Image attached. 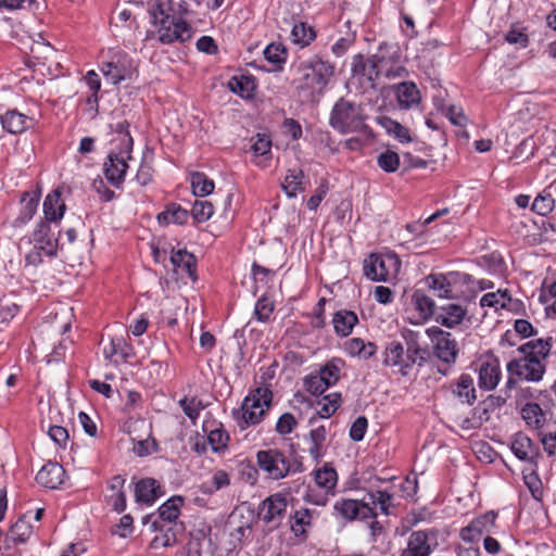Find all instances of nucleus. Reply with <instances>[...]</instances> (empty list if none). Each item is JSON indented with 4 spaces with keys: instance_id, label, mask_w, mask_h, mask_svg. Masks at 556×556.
Instances as JSON below:
<instances>
[{
    "instance_id": "1",
    "label": "nucleus",
    "mask_w": 556,
    "mask_h": 556,
    "mask_svg": "<svg viewBox=\"0 0 556 556\" xmlns=\"http://www.w3.org/2000/svg\"><path fill=\"white\" fill-rule=\"evenodd\" d=\"M551 339L531 340L518 348L520 357L511 359L507 364V371L511 377L527 381H540L545 372L544 361L551 352Z\"/></svg>"
},
{
    "instance_id": "2",
    "label": "nucleus",
    "mask_w": 556,
    "mask_h": 556,
    "mask_svg": "<svg viewBox=\"0 0 556 556\" xmlns=\"http://www.w3.org/2000/svg\"><path fill=\"white\" fill-rule=\"evenodd\" d=\"M329 124L341 134L358 132L366 128L362 106L345 98H340L334 103L330 113Z\"/></svg>"
},
{
    "instance_id": "3",
    "label": "nucleus",
    "mask_w": 556,
    "mask_h": 556,
    "mask_svg": "<svg viewBox=\"0 0 556 556\" xmlns=\"http://www.w3.org/2000/svg\"><path fill=\"white\" fill-rule=\"evenodd\" d=\"M258 467L274 480H280L290 472H302L304 470L300 460L291 462L283 452L277 448L258 451L256 454Z\"/></svg>"
},
{
    "instance_id": "4",
    "label": "nucleus",
    "mask_w": 556,
    "mask_h": 556,
    "mask_svg": "<svg viewBox=\"0 0 556 556\" xmlns=\"http://www.w3.org/2000/svg\"><path fill=\"white\" fill-rule=\"evenodd\" d=\"M273 393L268 389L257 388L249 394L238 413V422L241 429L261 422L270 407Z\"/></svg>"
},
{
    "instance_id": "5",
    "label": "nucleus",
    "mask_w": 556,
    "mask_h": 556,
    "mask_svg": "<svg viewBox=\"0 0 556 556\" xmlns=\"http://www.w3.org/2000/svg\"><path fill=\"white\" fill-rule=\"evenodd\" d=\"M299 72L301 73L302 87L321 92L334 75V66L328 61L314 56L302 62L299 65Z\"/></svg>"
},
{
    "instance_id": "6",
    "label": "nucleus",
    "mask_w": 556,
    "mask_h": 556,
    "mask_svg": "<svg viewBox=\"0 0 556 556\" xmlns=\"http://www.w3.org/2000/svg\"><path fill=\"white\" fill-rule=\"evenodd\" d=\"M401 262L393 253L370 254L364 261V275L372 281H389L395 278Z\"/></svg>"
},
{
    "instance_id": "7",
    "label": "nucleus",
    "mask_w": 556,
    "mask_h": 556,
    "mask_svg": "<svg viewBox=\"0 0 556 556\" xmlns=\"http://www.w3.org/2000/svg\"><path fill=\"white\" fill-rule=\"evenodd\" d=\"M433 346L434 355L444 363H454L458 354V346L452 333L437 326L426 330Z\"/></svg>"
},
{
    "instance_id": "8",
    "label": "nucleus",
    "mask_w": 556,
    "mask_h": 556,
    "mask_svg": "<svg viewBox=\"0 0 556 556\" xmlns=\"http://www.w3.org/2000/svg\"><path fill=\"white\" fill-rule=\"evenodd\" d=\"M193 33L192 26L178 17L156 27L157 40L162 45L184 43L193 37Z\"/></svg>"
},
{
    "instance_id": "9",
    "label": "nucleus",
    "mask_w": 556,
    "mask_h": 556,
    "mask_svg": "<svg viewBox=\"0 0 556 556\" xmlns=\"http://www.w3.org/2000/svg\"><path fill=\"white\" fill-rule=\"evenodd\" d=\"M437 530H418L410 533L407 546L400 556H429L438 546Z\"/></svg>"
},
{
    "instance_id": "10",
    "label": "nucleus",
    "mask_w": 556,
    "mask_h": 556,
    "mask_svg": "<svg viewBox=\"0 0 556 556\" xmlns=\"http://www.w3.org/2000/svg\"><path fill=\"white\" fill-rule=\"evenodd\" d=\"M287 507L288 502L285 495L273 494L260 504L258 518L271 528H278L285 518Z\"/></svg>"
},
{
    "instance_id": "11",
    "label": "nucleus",
    "mask_w": 556,
    "mask_h": 556,
    "mask_svg": "<svg viewBox=\"0 0 556 556\" xmlns=\"http://www.w3.org/2000/svg\"><path fill=\"white\" fill-rule=\"evenodd\" d=\"M496 517L497 515L494 511H488L475 518L467 527L460 530V539L467 543H477L483 534L492 532L495 527Z\"/></svg>"
},
{
    "instance_id": "12",
    "label": "nucleus",
    "mask_w": 556,
    "mask_h": 556,
    "mask_svg": "<svg viewBox=\"0 0 556 556\" xmlns=\"http://www.w3.org/2000/svg\"><path fill=\"white\" fill-rule=\"evenodd\" d=\"M101 73L113 85L129 78L132 74L131 60L127 54H117L115 61L104 63L101 66Z\"/></svg>"
},
{
    "instance_id": "13",
    "label": "nucleus",
    "mask_w": 556,
    "mask_h": 556,
    "mask_svg": "<svg viewBox=\"0 0 556 556\" xmlns=\"http://www.w3.org/2000/svg\"><path fill=\"white\" fill-rule=\"evenodd\" d=\"M333 509H334L337 516H339L348 521H352L357 518H361V519L372 518V513H371L369 506H367V505L362 506L359 501H356V500L340 498L334 503Z\"/></svg>"
},
{
    "instance_id": "14",
    "label": "nucleus",
    "mask_w": 556,
    "mask_h": 556,
    "mask_svg": "<svg viewBox=\"0 0 556 556\" xmlns=\"http://www.w3.org/2000/svg\"><path fill=\"white\" fill-rule=\"evenodd\" d=\"M51 228L48 223L40 222L34 231L35 249L42 251L48 256H53L56 253L59 244L63 245V236L53 238L50 233Z\"/></svg>"
},
{
    "instance_id": "15",
    "label": "nucleus",
    "mask_w": 556,
    "mask_h": 556,
    "mask_svg": "<svg viewBox=\"0 0 556 556\" xmlns=\"http://www.w3.org/2000/svg\"><path fill=\"white\" fill-rule=\"evenodd\" d=\"M458 277H460L463 281H467L470 279V276L467 274L460 275L455 273H448L447 275L431 274L426 278V281L429 288L435 292L437 296L451 299L453 298L452 283Z\"/></svg>"
},
{
    "instance_id": "16",
    "label": "nucleus",
    "mask_w": 556,
    "mask_h": 556,
    "mask_svg": "<svg viewBox=\"0 0 556 556\" xmlns=\"http://www.w3.org/2000/svg\"><path fill=\"white\" fill-rule=\"evenodd\" d=\"M466 309L456 303H446L438 306L434 319L441 326L454 328L460 325L466 316Z\"/></svg>"
},
{
    "instance_id": "17",
    "label": "nucleus",
    "mask_w": 556,
    "mask_h": 556,
    "mask_svg": "<svg viewBox=\"0 0 556 556\" xmlns=\"http://www.w3.org/2000/svg\"><path fill=\"white\" fill-rule=\"evenodd\" d=\"M127 167L125 155L112 152L104 162V175L112 185L118 187L124 181Z\"/></svg>"
},
{
    "instance_id": "18",
    "label": "nucleus",
    "mask_w": 556,
    "mask_h": 556,
    "mask_svg": "<svg viewBox=\"0 0 556 556\" xmlns=\"http://www.w3.org/2000/svg\"><path fill=\"white\" fill-rule=\"evenodd\" d=\"M1 124L7 131L16 135L33 127L35 118L14 109L9 110L1 116Z\"/></svg>"
},
{
    "instance_id": "19",
    "label": "nucleus",
    "mask_w": 556,
    "mask_h": 556,
    "mask_svg": "<svg viewBox=\"0 0 556 556\" xmlns=\"http://www.w3.org/2000/svg\"><path fill=\"white\" fill-rule=\"evenodd\" d=\"M64 477V468L58 463L49 462L38 471L36 481L45 488L56 489L63 483Z\"/></svg>"
},
{
    "instance_id": "20",
    "label": "nucleus",
    "mask_w": 556,
    "mask_h": 556,
    "mask_svg": "<svg viewBox=\"0 0 556 556\" xmlns=\"http://www.w3.org/2000/svg\"><path fill=\"white\" fill-rule=\"evenodd\" d=\"M511 452L522 462L534 463L539 455L538 446L525 433H516L510 444Z\"/></svg>"
},
{
    "instance_id": "21",
    "label": "nucleus",
    "mask_w": 556,
    "mask_h": 556,
    "mask_svg": "<svg viewBox=\"0 0 556 556\" xmlns=\"http://www.w3.org/2000/svg\"><path fill=\"white\" fill-rule=\"evenodd\" d=\"M478 372V384L481 389L488 391L495 389L501 380V367L498 359L493 358L482 362Z\"/></svg>"
},
{
    "instance_id": "22",
    "label": "nucleus",
    "mask_w": 556,
    "mask_h": 556,
    "mask_svg": "<svg viewBox=\"0 0 556 556\" xmlns=\"http://www.w3.org/2000/svg\"><path fill=\"white\" fill-rule=\"evenodd\" d=\"M125 479L121 476L113 477L108 485L109 494L106 495L108 503L117 513H122L126 508V495L124 492Z\"/></svg>"
},
{
    "instance_id": "23",
    "label": "nucleus",
    "mask_w": 556,
    "mask_h": 556,
    "mask_svg": "<svg viewBox=\"0 0 556 556\" xmlns=\"http://www.w3.org/2000/svg\"><path fill=\"white\" fill-rule=\"evenodd\" d=\"M161 494V485L155 479L146 478L136 483L135 497L137 502L152 504Z\"/></svg>"
},
{
    "instance_id": "24",
    "label": "nucleus",
    "mask_w": 556,
    "mask_h": 556,
    "mask_svg": "<svg viewBox=\"0 0 556 556\" xmlns=\"http://www.w3.org/2000/svg\"><path fill=\"white\" fill-rule=\"evenodd\" d=\"M399 105L402 109H410L420 102V92L412 81H403L395 86Z\"/></svg>"
},
{
    "instance_id": "25",
    "label": "nucleus",
    "mask_w": 556,
    "mask_h": 556,
    "mask_svg": "<svg viewBox=\"0 0 556 556\" xmlns=\"http://www.w3.org/2000/svg\"><path fill=\"white\" fill-rule=\"evenodd\" d=\"M358 323L357 315L348 309L338 311L332 317L334 332L340 337H348Z\"/></svg>"
},
{
    "instance_id": "26",
    "label": "nucleus",
    "mask_w": 556,
    "mask_h": 556,
    "mask_svg": "<svg viewBox=\"0 0 556 556\" xmlns=\"http://www.w3.org/2000/svg\"><path fill=\"white\" fill-rule=\"evenodd\" d=\"M65 203L61 200V192L53 190L43 201L45 217L49 222L60 220L65 212Z\"/></svg>"
},
{
    "instance_id": "27",
    "label": "nucleus",
    "mask_w": 556,
    "mask_h": 556,
    "mask_svg": "<svg viewBox=\"0 0 556 556\" xmlns=\"http://www.w3.org/2000/svg\"><path fill=\"white\" fill-rule=\"evenodd\" d=\"M153 24L157 27L161 24L177 18L175 16L173 0H153L149 9Z\"/></svg>"
},
{
    "instance_id": "28",
    "label": "nucleus",
    "mask_w": 556,
    "mask_h": 556,
    "mask_svg": "<svg viewBox=\"0 0 556 556\" xmlns=\"http://www.w3.org/2000/svg\"><path fill=\"white\" fill-rule=\"evenodd\" d=\"M151 527L154 531L163 532L161 535H156L152 540V548L168 547L177 543L176 523L174 526H168L167 528H165V526L160 520L155 519L152 521Z\"/></svg>"
},
{
    "instance_id": "29",
    "label": "nucleus",
    "mask_w": 556,
    "mask_h": 556,
    "mask_svg": "<svg viewBox=\"0 0 556 556\" xmlns=\"http://www.w3.org/2000/svg\"><path fill=\"white\" fill-rule=\"evenodd\" d=\"M383 364L387 366L399 367L400 372L403 376L406 375V368H404V346L401 342L392 341L386 346Z\"/></svg>"
},
{
    "instance_id": "30",
    "label": "nucleus",
    "mask_w": 556,
    "mask_h": 556,
    "mask_svg": "<svg viewBox=\"0 0 556 556\" xmlns=\"http://www.w3.org/2000/svg\"><path fill=\"white\" fill-rule=\"evenodd\" d=\"M282 189L289 198H294L305 190V176L302 169H289L282 182Z\"/></svg>"
},
{
    "instance_id": "31",
    "label": "nucleus",
    "mask_w": 556,
    "mask_h": 556,
    "mask_svg": "<svg viewBox=\"0 0 556 556\" xmlns=\"http://www.w3.org/2000/svg\"><path fill=\"white\" fill-rule=\"evenodd\" d=\"M453 393L460 400L462 403H466L468 405L473 404L477 396L473 379L471 376L463 374L459 377L455 388L453 389Z\"/></svg>"
},
{
    "instance_id": "32",
    "label": "nucleus",
    "mask_w": 556,
    "mask_h": 556,
    "mask_svg": "<svg viewBox=\"0 0 556 556\" xmlns=\"http://www.w3.org/2000/svg\"><path fill=\"white\" fill-rule=\"evenodd\" d=\"M170 263L175 269L185 270L193 280L195 276V257L186 250H178L170 255Z\"/></svg>"
},
{
    "instance_id": "33",
    "label": "nucleus",
    "mask_w": 556,
    "mask_h": 556,
    "mask_svg": "<svg viewBox=\"0 0 556 556\" xmlns=\"http://www.w3.org/2000/svg\"><path fill=\"white\" fill-rule=\"evenodd\" d=\"M184 500L181 496H173L161 505L159 508V517L161 521L167 522L169 526L176 522L180 514V507Z\"/></svg>"
},
{
    "instance_id": "34",
    "label": "nucleus",
    "mask_w": 556,
    "mask_h": 556,
    "mask_svg": "<svg viewBox=\"0 0 556 556\" xmlns=\"http://www.w3.org/2000/svg\"><path fill=\"white\" fill-rule=\"evenodd\" d=\"M189 217V213L187 210L180 207L179 205L173 203L167 206V208L161 212L157 215V220L161 224H176L184 225L187 223Z\"/></svg>"
},
{
    "instance_id": "35",
    "label": "nucleus",
    "mask_w": 556,
    "mask_h": 556,
    "mask_svg": "<svg viewBox=\"0 0 556 556\" xmlns=\"http://www.w3.org/2000/svg\"><path fill=\"white\" fill-rule=\"evenodd\" d=\"M314 511L308 508H300L291 515V530L298 535L306 533V529L312 526Z\"/></svg>"
},
{
    "instance_id": "36",
    "label": "nucleus",
    "mask_w": 556,
    "mask_h": 556,
    "mask_svg": "<svg viewBox=\"0 0 556 556\" xmlns=\"http://www.w3.org/2000/svg\"><path fill=\"white\" fill-rule=\"evenodd\" d=\"M316 38L314 28L304 22H298L291 30L292 42L304 48L307 47Z\"/></svg>"
},
{
    "instance_id": "37",
    "label": "nucleus",
    "mask_w": 556,
    "mask_h": 556,
    "mask_svg": "<svg viewBox=\"0 0 556 556\" xmlns=\"http://www.w3.org/2000/svg\"><path fill=\"white\" fill-rule=\"evenodd\" d=\"M343 364L342 359L332 358L320 367L317 376L324 381V383H326V386L331 387L338 382Z\"/></svg>"
},
{
    "instance_id": "38",
    "label": "nucleus",
    "mask_w": 556,
    "mask_h": 556,
    "mask_svg": "<svg viewBox=\"0 0 556 556\" xmlns=\"http://www.w3.org/2000/svg\"><path fill=\"white\" fill-rule=\"evenodd\" d=\"M521 417L529 427L534 429L541 428L545 422V414L536 403H527L521 408Z\"/></svg>"
},
{
    "instance_id": "39",
    "label": "nucleus",
    "mask_w": 556,
    "mask_h": 556,
    "mask_svg": "<svg viewBox=\"0 0 556 556\" xmlns=\"http://www.w3.org/2000/svg\"><path fill=\"white\" fill-rule=\"evenodd\" d=\"M39 204V194L25 193L22 199V210L18 217L15 219V225L27 223L35 215Z\"/></svg>"
},
{
    "instance_id": "40",
    "label": "nucleus",
    "mask_w": 556,
    "mask_h": 556,
    "mask_svg": "<svg viewBox=\"0 0 556 556\" xmlns=\"http://www.w3.org/2000/svg\"><path fill=\"white\" fill-rule=\"evenodd\" d=\"M327 430L325 426H319L309 431L311 446L308 447L309 455L319 460L324 454L323 446L326 441Z\"/></svg>"
},
{
    "instance_id": "41",
    "label": "nucleus",
    "mask_w": 556,
    "mask_h": 556,
    "mask_svg": "<svg viewBox=\"0 0 556 556\" xmlns=\"http://www.w3.org/2000/svg\"><path fill=\"white\" fill-rule=\"evenodd\" d=\"M103 354L106 359H112L114 356L127 359L130 356V346L121 337L112 338L103 348Z\"/></svg>"
},
{
    "instance_id": "42",
    "label": "nucleus",
    "mask_w": 556,
    "mask_h": 556,
    "mask_svg": "<svg viewBox=\"0 0 556 556\" xmlns=\"http://www.w3.org/2000/svg\"><path fill=\"white\" fill-rule=\"evenodd\" d=\"M379 124L388 134L393 135L400 142H409L412 140L409 130L399 122L390 117L382 116L379 118Z\"/></svg>"
},
{
    "instance_id": "43",
    "label": "nucleus",
    "mask_w": 556,
    "mask_h": 556,
    "mask_svg": "<svg viewBox=\"0 0 556 556\" xmlns=\"http://www.w3.org/2000/svg\"><path fill=\"white\" fill-rule=\"evenodd\" d=\"M511 301L507 290H497L496 292H490L484 294L480 299V305L482 307H493L495 311L500 308H506Z\"/></svg>"
},
{
    "instance_id": "44",
    "label": "nucleus",
    "mask_w": 556,
    "mask_h": 556,
    "mask_svg": "<svg viewBox=\"0 0 556 556\" xmlns=\"http://www.w3.org/2000/svg\"><path fill=\"white\" fill-rule=\"evenodd\" d=\"M412 300L421 317L428 318L430 316H435L438 306H435L434 301L431 298L420 291H416L413 294Z\"/></svg>"
},
{
    "instance_id": "45",
    "label": "nucleus",
    "mask_w": 556,
    "mask_h": 556,
    "mask_svg": "<svg viewBox=\"0 0 556 556\" xmlns=\"http://www.w3.org/2000/svg\"><path fill=\"white\" fill-rule=\"evenodd\" d=\"M33 533V527L27 520L26 515L18 518V520L11 527L10 536L14 542L24 543Z\"/></svg>"
},
{
    "instance_id": "46",
    "label": "nucleus",
    "mask_w": 556,
    "mask_h": 556,
    "mask_svg": "<svg viewBox=\"0 0 556 556\" xmlns=\"http://www.w3.org/2000/svg\"><path fill=\"white\" fill-rule=\"evenodd\" d=\"M191 187L194 195L203 198L213 191L214 182L203 173H194L191 176Z\"/></svg>"
},
{
    "instance_id": "47",
    "label": "nucleus",
    "mask_w": 556,
    "mask_h": 556,
    "mask_svg": "<svg viewBox=\"0 0 556 556\" xmlns=\"http://www.w3.org/2000/svg\"><path fill=\"white\" fill-rule=\"evenodd\" d=\"M341 404L340 393H331L318 401V414L321 418H329Z\"/></svg>"
},
{
    "instance_id": "48",
    "label": "nucleus",
    "mask_w": 556,
    "mask_h": 556,
    "mask_svg": "<svg viewBox=\"0 0 556 556\" xmlns=\"http://www.w3.org/2000/svg\"><path fill=\"white\" fill-rule=\"evenodd\" d=\"M315 482L318 486L331 490L337 484V472L333 468L324 466L315 471Z\"/></svg>"
},
{
    "instance_id": "49",
    "label": "nucleus",
    "mask_w": 556,
    "mask_h": 556,
    "mask_svg": "<svg viewBox=\"0 0 556 556\" xmlns=\"http://www.w3.org/2000/svg\"><path fill=\"white\" fill-rule=\"evenodd\" d=\"M213 213V204L207 200H195L191 208V215L198 223L208 220Z\"/></svg>"
},
{
    "instance_id": "50",
    "label": "nucleus",
    "mask_w": 556,
    "mask_h": 556,
    "mask_svg": "<svg viewBox=\"0 0 556 556\" xmlns=\"http://www.w3.org/2000/svg\"><path fill=\"white\" fill-rule=\"evenodd\" d=\"M287 50L281 43H270L264 50L265 59L274 65H281L287 60Z\"/></svg>"
},
{
    "instance_id": "51",
    "label": "nucleus",
    "mask_w": 556,
    "mask_h": 556,
    "mask_svg": "<svg viewBox=\"0 0 556 556\" xmlns=\"http://www.w3.org/2000/svg\"><path fill=\"white\" fill-rule=\"evenodd\" d=\"M229 437L225 430L222 428H216L210 431L207 435V442L211 446V450L214 453H219L227 447Z\"/></svg>"
},
{
    "instance_id": "52",
    "label": "nucleus",
    "mask_w": 556,
    "mask_h": 556,
    "mask_svg": "<svg viewBox=\"0 0 556 556\" xmlns=\"http://www.w3.org/2000/svg\"><path fill=\"white\" fill-rule=\"evenodd\" d=\"M230 90L241 97H250L254 89V84L248 76L232 77L229 81Z\"/></svg>"
},
{
    "instance_id": "53",
    "label": "nucleus",
    "mask_w": 556,
    "mask_h": 556,
    "mask_svg": "<svg viewBox=\"0 0 556 556\" xmlns=\"http://www.w3.org/2000/svg\"><path fill=\"white\" fill-rule=\"evenodd\" d=\"M179 406L193 424L198 419L200 412L204 408L202 402L195 397L181 399L179 401Z\"/></svg>"
},
{
    "instance_id": "54",
    "label": "nucleus",
    "mask_w": 556,
    "mask_h": 556,
    "mask_svg": "<svg viewBox=\"0 0 556 556\" xmlns=\"http://www.w3.org/2000/svg\"><path fill=\"white\" fill-rule=\"evenodd\" d=\"M274 311V303L269 301L267 298L263 296L257 300L254 307V316L257 320L262 323H266L269 320V317Z\"/></svg>"
},
{
    "instance_id": "55",
    "label": "nucleus",
    "mask_w": 556,
    "mask_h": 556,
    "mask_svg": "<svg viewBox=\"0 0 556 556\" xmlns=\"http://www.w3.org/2000/svg\"><path fill=\"white\" fill-rule=\"evenodd\" d=\"M378 165L384 172L393 173L399 168L400 157L395 152H383L378 156Z\"/></svg>"
},
{
    "instance_id": "56",
    "label": "nucleus",
    "mask_w": 556,
    "mask_h": 556,
    "mask_svg": "<svg viewBox=\"0 0 556 556\" xmlns=\"http://www.w3.org/2000/svg\"><path fill=\"white\" fill-rule=\"evenodd\" d=\"M296 426L295 417L291 413H285L279 417L275 429L280 435H286L291 433Z\"/></svg>"
},
{
    "instance_id": "57",
    "label": "nucleus",
    "mask_w": 556,
    "mask_h": 556,
    "mask_svg": "<svg viewBox=\"0 0 556 556\" xmlns=\"http://www.w3.org/2000/svg\"><path fill=\"white\" fill-rule=\"evenodd\" d=\"M554 200L551 195H538L532 203V211L545 216L553 211Z\"/></svg>"
},
{
    "instance_id": "58",
    "label": "nucleus",
    "mask_w": 556,
    "mask_h": 556,
    "mask_svg": "<svg viewBox=\"0 0 556 556\" xmlns=\"http://www.w3.org/2000/svg\"><path fill=\"white\" fill-rule=\"evenodd\" d=\"M251 149L256 155H266L270 153L271 140L265 134H257Z\"/></svg>"
},
{
    "instance_id": "59",
    "label": "nucleus",
    "mask_w": 556,
    "mask_h": 556,
    "mask_svg": "<svg viewBox=\"0 0 556 556\" xmlns=\"http://www.w3.org/2000/svg\"><path fill=\"white\" fill-rule=\"evenodd\" d=\"M368 426L366 417L359 416L352 424L350 429V437L353 441L358 442L364 439Z\"/></svg>"
},
{
    "instance_id": "60",
    "label": "nucleus",
    "mask_w": 556,
    "mask_h": 556,
    "mask_svg": "<svg viewBox=\"0 0 556 556\" xmlns=\"http://www.w3.org/2000/svg\"><path fill=\"white\" fill-rule=\"evenodd\" d=\"M420 353L421 350L417 344L413 343L408 345L406 353L404 352V368H406V374L413 367V365L417 363L418 358H420L421 361L424 359V357L420 356Z\"/></svg>"
},
{
    "instance_id": "61",
    "label": "nucleus",
    "mask_w": 556,
    "mask_h": 556,
    "mask_svg": "<svg viewBox=\"0 0 556 556\" xmlns=\"http://www.w3.org/2000/svg\"><path fill=\"white\" fill-rule=\"evenodd\" d=\"M306 390L315 395L321 394L325 392L328 386L324 383V381L317 375H311L305 379Z\"/></svg>"
},
{
    "instance_id": "62",
    "label": "nucleus",
    "mask_w": 556,
    "mask_h": 556,
    "mask_svg": "<svg viewBox=\"0 0 556 556\" xmlns=\"http://www.w3.org/2000/svg\"><path fill=\"white\" fill-rule=\"evenodd\" d=\"M212 489L210 492L218 491L230 484L229 475L225 470H216L211 478Z\"/></svg>"
},
{
    "instance_id": "63",
    "label": "nucleus",
    "mask_w": 556,
    "mask_h": 556,
    "mask_svg": "<svg viewBox=\"0 0 556 556\" xmlns=\"http://www.w3.org/2000/svg\"><path fill=\"white\" fill-rule=\"evenodd\" d=\"M49 437L59 445H65L68 440V432L61 426H51L49 428Z\"/></svg>"
},
{
    "instance_id": "64",
    "label": "nucleus",
    "mask_w": 556,
    "mask_h": 556,
    "mask_svg": "<svg viewBox=\"0 0 556 556\" xmlns=\"http://www.w3.org/2000/svg\"><path fill=\"white\" fill-rule=\"evenodd\" d=\"M374 496H376L377 506H379L381 513L389 515L392 500L391 495L386 491L376 490L374 491Z\"/></svg>"
}]
</instances>
